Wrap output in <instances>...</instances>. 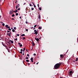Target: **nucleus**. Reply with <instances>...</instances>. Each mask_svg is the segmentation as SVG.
<instances>
[{
    "label": "nucleus",
    "instance_id": "obj_1",
    "mask_svg": "<svg viewBox=\"0 0 78 78\" xmlns=\"http://www.w3.org/2000/svg\"><path fill=\"white\" fill-rule=\"evenodd\" d=\"M61 63L59 62V63H57L54 66L55 69H58L59 67H60V65L61 64Z\"/></svg>",
    "mask_w": 78,
    "mask_h": 78
},
{
    "label": "nucleus",
    "instance_id": "obj_2",
    "mask_svg": "<svg viewBox=\"0 0 78 78\" xmlns=\"http://www.w3.org/2000/svg\"><path fill=\"white\" fill-rule=\"evenodd\" d=\"M13 12L14 11H13V9H12L10 11L9 14L10 15H11V14H13Z\"/></svg>",
    "mask_w": 78,
    "mask_h": 78
},
{
    "label": "nucleus",
    "instance_id": "obj_3",
    "mask_svg": "<svg viewBox=\"0 0 78 78\" xmlns=\"http://www.w3.org/2000/svg\"><path fill=\"white\" fill-rule=\"evenodd\" d=\"M34 32L35 33H34V34H37L38 33V32L36 30H34Z\"/></svg>",
    "mask_w": 78,
    "mask_h": 78
},
{
    "label": "nucleus",
    "instance_id": "obj_4",
    "mask_svg": "<svg viewBox=\"0 0 78 78\" xmlns=\"http://www.w3.org/2000/svg\"><path fill=\"white\" fill-rule=\"evenodd\" d=\"M69 75H70L71 76L72 75V73H73V72H72V71H71L69 72Z\"/></svg>",
    "mask_w": 78,
    "mask_h": 78
},
{
    "label": "nucleus",
    "instance_id": "obj_5",
    "mask_svg": "<svg viewBox=\"0 0 78 78\" xmlns=\"http://www.w3.org/2000/svg\"><path fill=\"white\" fill-rule=\"evenodd\" d=\"M40 19H41V15H38V20H40Z\"/></svg>",
    "mask_w": 78,
    "mask_h": 78
},
{
    "label": "nucleus",
    "instance_id": "obj_6",
    "mask_svg": "<svg viewBox=\"0 0 78 78\" xmlns=\"http://www.w3.org/2000/svg\"><path fill=\"white\" fill-rule=\"evenodd\" d=\"M35 40H36V41H37V42H39V38H35Z\"/></svg>",
    "mask_w": 78,
    "mask_h": 78
},
{
    "label": "nucleus",
    "instance_id": "obj_7",
    "mask_svg": "<svg viewBox=\"0 0 78 78\" xmlns=\"http://www.w3.org/2000/svg\"><path fill=\"white\" fill-rule=\"evenodd\" d=\"M20 5L19 4H17L16 7V9H17L19 7Z\"/></svg>",
    "mask_w": 78,
    "mask_h": 78
},
{
    "label": "nucleus",
    "instance_id": "obj_8",
    "mask_svg": "<svg viewBox=\"0 0 78 78\" xmlns=\"http://www.w3.org/2000/svg\"><path fill=\"white\" fill-rule=\"evenodd\" d=\"M30 60L31 61V62H33V58H30Z\"/></svg>",
    "mask_w": 78,
    "mask_h": 78
},
{
    "label": "nucleus",
    "instance_id": "obj_9",
    "mask_svg": "<svg viewBox=\"0 0 78 78\" xmlns=\"http://www.w3.org/2000/svg\"><path fill=\"white\" fill-rule=\"evenodd\" d=\"M9 42H11V43H12V44H13V41H11V40H9Z\"/></svg>",
    "mask_w": 78,
    "mask_h": 78
},
{
    "label": "nucleus",
    "instance_id": "obj_10",
    "mask_svg": "<svg viewBox=\"0 0 78 78\" xmlns=\"http://www.w3.org/2000/svg\"><path fill=\"white\" fill-rule=\"evenodd\" d=\"M18 11V10H17V9H16L14 11V12H15V13H16V12H17Z\"/></svg>",
    "mask_w": 78,
    "mask_h": 78
},
{
    "label": "nucleus",
    "instance_id": "obj_11",
    "mask_svg": "<svg viewBox=\"0 0 78 78\" xmlns=\"http://www.w3.org/2000/svg\"><path fill=\"white\" fill-rule=\"evenodd\" d=\"M60 58H64L63 55H60Z\"/></svg>",
    "mask_w": 78,
    "mask_h": 78
},
{
    "label": "nucleus",
    "instance_id": "obj_12",
    "mask_svg": "<svg viewBox=\"0 0 78 78\" xmlns=\"http://www.w3.org/2000/svg\"><path fill=\"white\" fill-rule=\"evenodd\" d=\"M32 45L33 46H35V44H34V42H32Z\"/></svg>",
    "mask_w": 78,
    "mask_h": 78
},
{
    "label": "nucleus",
    "instance_id": "obj_13",
    "mask_svg": "<svg viewBox=\"0 0 78 78\" xmlns=\"http://www.w3.org/2000/svg\"><path fill=\"white\" fill-rule=\"evenodd\" d=\"M25 36V35L24 34H22L21 35V36H22H22Z\"/></svg>",
    "mask_w": 78,
    "mask_h": 78
},
{
    "label": "nucleus",
    "instance_id": "obj_14",
    "mask_svg": "<svg viewBox=\"0 0 78 78\" xmlns=\"http://www.w3.org/2000/svg\"><path fill=\"white\" fill-rule=\"evenodd\" d=\"M12 32H15V33L16 32V31L15 32V30H14V29H12Z\"/></svg>",
    "mask_w": 78,
    "mask_h": 78
},
{
    "label": "nucleus",
    "instance_id": "obj_15",
    "mask_svg": "<svg viewBox=\"0 0 78 78\" xmlns=\"http://www.w3.org/2000/svg\"><path fill=\"white\" fill-rule=\"evenodd\" d=\"M41 28H41V27H39V28H38L39 30H41Z\"/></svg>",
    "mask_w": 78,
    "mask_h": 78
},
{
    "label": "nucleus",
    "instance_id": "obj_16",
    "mask_svg": "<svg viewBox=\"0 0 78 78\" xmlns=\"http://www.w3.org/2000/svg\"><path fill=\"white\" fill-rule=\"evenodd\" d=\"M14 16H15V15L14 14H12V17H14Z\"/></svg>",
    "mask_w": 78,
    "mask_h": 78
},
{
    "label": "nucleus",
    "instance_id": "obj_17",
    "mask_svg": "<svg viewBox=\"0 0 78 78\" xmlns=\"http://www.w3.org/2000/svg\"><path fill=\"white\" fill-rule=\"evenodd\" d=\"M39 9L40 10V11H41V10H42V9L41 8V7H40L39 8Z\"/></svg>",
    "mask_w": 78,
    "mask_h": 78
},
{
    "label": "nucleus",
    "instance_id": "obj_18",
    "mask_svg": "<svg viewBox=\"0 0 78 78\" xmlns=\"http://www.w3.org/2000/svg\"><path fill=\"white\" fill-rule=\"evenodd\" d=\"M20 47H22V44H20Z\"/></svg>",
    "mask_w": 78,
    "mask_h": 78
},
{
    "label": "nucleus",
    "instance_id": "obj_19",
    "mask_svg": "<svg viewBox=\"0 0 78 78\" xmlns=\"http://www.w3.org/2000/svg\"><path fill=\"white\" fill-rule=\"evenodd\" d=\"M16 16H18V15H19V14H18V13H16Z\"/></svg>",
    "mask_w": 78,
    "mask_h": 78
},
{
    "label": "nucleus",
    "instance_id": "obj_20",
    "mask_svg": "<svg viewBox=\"0 0 78 78\" xmlns=\"http://www.w3.org/2000/svg\"><path fill=\"white\" fill-rule=\"evenodd\" d=\"M5 27L7 28V27H8V25H6L5 26Z\"/></svg>",
    "mask_w": 78,
    "mask_h": 78
},
{
    "label": "nucleus",
    "instance_id": "obj_21",
    "mask_svg": "<svg viewBox=\"0 0 78 78\" xmlns=\"http://www.w3.org/2000/svg\"><path fill=\"white\" fill-rule=\"evenodd\" d=\"M78 58H76V60H75V61H78Z\"/></svg>",
    "mask_w": 78,
    "mask_h": 78
},
{
    "label": "nucleus",
    "instance_id": "obj_22",
    "mask_svg": "<svg viewBox=\"0 0 78 78\" xmlns=\"http://www.w3.org/2000/svg\"><path fill=\"white\" fill-rule=\"evenodd\" d=\"M37 26V25H35L34 26V28H36V27Z\"/></svg>",
    "mask_w": 78,
    "mask_h": 78
},
{
    "label": "nucleus",
    "instance_id": "obj_23",
    "mask_svg": "<svg viewBox=\"0 0 78 78\" xmlns=\"http://www.w3.org/2000/svg\"><path fill=\"white\" fill-rule=\"evenodd\" d=\"M26 62H29V60H26Z\"/></svg>",
    "mask_w": 78,
    "mask_h": 78
},
{
    "label": "nucleus",
    "instance_id": "obj_24",
    "mask_svg": "<svg viewBox=\"0 0 78 78\" xmlns=\"http://www.w3.org/2000/svg\"><path fill=\"white\" fill-rule=\"evenodd\" d=\"M7 28H10V26H9L8 27H7Z\"/></svg>",
    "mask_w": 78,
    "mask_h": 78
},
{
    "label": "nucleus",
    "instance_id": "obj_25",
    "mask_svg": "<svg viewBox=\"0 0 78 78\" xmlns=\"http://www.w3.org/2000/svg\"><path fill=\"white\" fill-rule=\"evenodd\" d=\"M25 30L26 31H28V29H26Z\"/></svg>",
    "mask_w": 78,
    "mask_h": 78
},
{
    "label": "nucleus",
    "instance_id": "obj_26",
    "mask_svg": "<svg viewBox=\"0 0 78 78\" xmlns=\"http://www.w3.org/2000/svg\"><path fill=\"white\" fill-rule=\"evenodd\" d=\"M24 39H25V37H23V40H24Z\"/></svg>",
    "mask_w": 78,
    "mask_h": 78
},
{
    "label": "nucleus",
    "instance_id": "obj_27",
    "mask_svg": "<svg viewBox=\"0 0 78 78\" xmlns=\"http://www.w3.org/2000/svg\"><path fill=\"white\" fill-rule=\"evenodd\" d=\"M34 8H36V6H35V5H34Z\"/></svg>",
    "mask_w": 78,
    "mask_h": 78
},
{
    "label": "nucleus",
    "instance_id": "obj_28",
    "mask_svg": "<svg viewBox=\"0 0 78 78\" xmlns=\"http://www.w3.org/2000/svg\"><path fill=\"white\" fill-rule=\"evenodd\" d=\"M26 59H28V57H26Z\"/></svg>",
    "mask_w": 78,
    "mask_h": 78
},
{
    "label": "nucleus",
    "instance_id": "obj_29",
    "mask_svg": "<svg viewBox=\"0 0 78 78\" xmlns=\"http://www.w3.org/2000/svg\"><path fill=\"white\" fill-rule=\"evenodd\" d=\"M29 5L30 6H33V5H31V4H30Z\"/></svg>",
    "mask_w": 78,
    "mask_h": 78
},
{
    "label": "nucleus",
    "instance_id": "obj_30",
    "mask_svg": "<svg viewBox=\"0 0 78 78\" xmlns=\"http://www.w3.org/2000/svg\"><path fill=\"white\" fill-rule=\"evenodd\" d=\"M18 44L19 45H20L21 44V43H18Z\"/></svg>",
    "mask_w": 78,
    "mask_h": 78
},
{
    "label": "nucleus",
    "instance_id": "obj_31",
    "mask_svg": "<svg viewBox=\"0 0 78 78\" xmlns=\"http://www.w3.org/2000/svg\"><path fill=\"white\" fill-rule=\"evenodd\" d=\"M9 31H11V29L10 28L9 29Z\"/></svg>",
    "mask_w": 78,
    "mask_h": 78
},
{
    "label": "nucleus",
    "instance_id": "obj_32",
    "mask_svg": "<svg viewBox=\"0 0 78 78\" xmlns=\"http://www.w3.org/2000/svg\"><path fill=\"white\" fill-rule=\"evenodd\" d=\"M17 10H20V8H19Z\"/></svg>",
    "mask_w": 78,
    "mask_h": 78
},
{
    "label": "nucleus",
    "instance_id": "obj_33",
    "mask_svg": "<svg viewBox=\"0 0 78 78\" xmlns=\"http://www.w3.org/2000/svg\"><path fill=\"white\" fill-rule=\"evenodd\" d=\"M2 26H5V23H3L2 24Z\"/></svg>",
    "mask_w": 78,
    "mask_h": 78
},
{
    "label": "nucleus",
    "instance_id": "obj_34",
    "mask_svg": "<svg viewBox=\"0 0 78 78\" xmlns=\"http://www.w3.org/2000/svg\"><path fill=\"white\" fill-rule=\"evenodd\" d=\"M14 30H16V27H14Z\"/></svg>",
    "mask_w": 78,
    "mask_h": 78
},
{
    "label": "nucleus",
    "instance_id": "obj_35",
    "mask_svg": "<svg viewBox=\"0 0 78 78\" xmlns=\"http://www.w3.org/2000/svg\"><path fill=\"white\" fill-rule=\"evenodd\" d=\"M31 10H34V8H31Z\"/></svg>",
    "mask_w": 78,
    "mask_h": 78
},
{
    "label": "nucleus",
    "instance_id": "obj_36",
    "mask_svg": "<svg viewBox=\"0 0 78 78\" xmlns=\"http://www.w3.org/2000/svg\"><path fill=\"white\" fill-rule=\"evenodd\" d=\"M7 36H9V33L7 34Z\"/></svg>",
    "mask_w": 78,
    "mask_h": 78
},
{
    "label": "nucleus",
    "instance_id": "obj_37",
    "mask_svg": "<svg viewBox=\"0 0 78 78\" xmlns=\"http://www.w3.org/2000/svg\"><path fill=\"white\" fill-rule=\"evenodd\" d=\"M20 53H21V54H22V51L20 52Z\"/></svg>",
    "mask_w": 78,
    "mask_h": 78
},
{
    "label": "nucleus",
    "instance_id": "obj_38",
    "mask_svg": "<svg viewBox=\"0 0 78 78\" xmlns=\"http://www.w3.org/2000/svg\"><path fill=\"white\" fill-rule=\"evenodd\" d=\"M12 20H14V18H12Z\"/></svg>",
    "mask_w": 78,
    "mask_h": 78
},
{
    "label": "nucleus",
    "instance_id": "obj_39",
    "mask_svg": "<svg viewBox=\"0 0 78 78\" xmlns=\"http://www.w3.org/2000/svg\"><path fill=\"white\" fill-rule=\"evenodd\" d=\"M17 0H16L15 2V3H17Z\"/></svg>",
    "mask_w": 78,
    "mask_h": 78
},
{
    "label": "nucleus",
    "instance_id": "obj_40",
    "mask_svg": "<svg viewBox=\"0 0 78 78\" xmlns=\"http://www.w3.org/2000/svg\"><path fill=\"white\" fill-rule=\"evenodd\" d=\"M34 56H36V54H35V53H34Z\"/></svg>",
    "mask_w": 78,
    "mask_h": 78
},
{
    "label": "nucleus",
    "instance_id": "obj_41",
    "mask_svg": "<svg viewBox=\"0 0 78 78\" xmlns=\"http://www.w3.org/2000/svg\"><path fill=\"white\" fill-rule=\"evenodd\" d=\"M20 51H23V49H21L20 50Z\"/></svg>",
    "mask_w": 78,
    "mask_h": 78
},
{
    "label": "nucleus",
    "instance_id": "obj_42",
    "mask_svg": "<svg viewBox=\"0 0 78 78\" xmlns=\"http://www.w3.org/2000/svg\"><path fill=\"white\" fill-rule=\"evenodd\" d=\"M19 34H17V36H19Z\"/></svg>",
    "mask_w": 78,
    "mask_h": 78
},
{
    "label": "nucleus",
    "instance_id": "obj_43",
    "mask_svg": "<svg viewBox=\"0 0 78 78\" xmlns=\"http://www.w3.org/2000/svg\"><path fill=\"white\" fill-rule=\"evenodd\" d=\"M23 50H25V48H23Z\"/></svg>",
    "mask_w": 78,
    "mask_h": 78
},
{
    "label": "nucleus",
    "instance_id": "obj_44",
    "mask_svg": "<svg viewBox=\"0 0 78 78\" xmlns=\"http://www.w3.org/2000/svg\"><path fill=\"white\" fill-rule=\"evenodd\" d=\"M15 41H17V38H16L15 39Z\"/></svg>",
    "mask_w": 78,
    "mask_h": 78
},
{
    "label": "nucleus",
    "instance_id": "obj_45",
    "mask_svg": "<svg viewBox=\"0 0 78 78\" xmlns=\"http://www.w3.org/2000/svg\"><path fill=\"white\" fill-rule=\"evenodd\" d=\"M9 35H11V33H9Z\"/></svg>",
    "mask_w": 78,
    "mask_h": 78
},
{
    "label": "nucleus",
    "instance_id": "obj_46",
    "mask_svg": "<svg viewBox=\"0 0 78 78\" xmlns=\"http://www.w3.org/2000/svg\"><path fill=\"white\" fill-rule=\"evenodd\" d=\"M29 54H28L27 55V56H29Z\"/></svg>",
    "mask_w": 78,
    "mask_h": 78
},
{
    "label": "nucleus",
    "instance_id": "obj_47",
    "mask_svg": "<svg viewBox=\"0 0 78 78\" xmlns=\"http://www.w3.org/2000/svg\"><path fill=\"white\" fill-rule=\"evenodd\" d=\"M76 62V61H75V60L73 61V62Z\"/></svg>",
    "mask_w": 78,
    "mask_h": 78
},
{
    "label": "nucleus",
    "instance_id": "obj_48",
    "mask_svg": "<svg viewBox=\"0 0 78 78\" xmlns=\"http://www.w3.org/2000/svg\"><path fill=\"white\" fill-rule=\"evenodd\" d=\"M26 11H28V9L27 8H26Z\"/></svg>",
    "mask_w": 78,
    "mask_h": 78
},
{
    "label": "nucleus",
    "instance_id": "obj_49",
    "mask_svg": "<svg viewBox=\"0 0 78 78\" xmlns=\"http://www.w3.org/2000/svg\"><path fill=\"white\" fill-rule=\"evenodd\" d=\"M28 65L30 66V63H28Z\"/></svg>",
    "mask_w": 78,
    "mask_h": 78
},
{
    "label": "nucleus",
    "instance_id": "obj_50",
    "mask_svg": "<svg viewBox=\"0 0 78 78\" xmlns=\"http://www.w3.org/2000/svg\"><path fill=\"white\" fill-rule=\"evenodd\" d=\"M9 32H11L8 30H7V33H9Z\"/></svg>",
    "mask_w": 78,
    "mask_h": 78
},
{
    "label": "nucleus",
    "instance_id": "obj_51",
    "mask_svg": "<svg viewBox=\"0 0 78 78\" xmlns=\"http://www.w3.org/2000/svg\"><path fill=\"white\" fill-rule=\"evenodd\" d=\"M26 24H27V23H28L27 22V21L26 22Z\"/></svg>",
    "mask_w": 78,
    "mask_h": 78
},
{
    "label": "nucleus",
    "instance_id": "obj_52",
    "mask_svg": "<svg viewBox=\"0 0 78 78\" xmlns=\"http://www.w3.org/2000/svg\"><path fill=\"white\" fill-rule=\"evenodd\" d=\"M32 4H33V5H34V3L33 2H32Z\"/></svg>",
    "mask_w": 78,
    "mask_h": 78
},
{
    "label": "nucleus",
    "instance_id": "obj_53",
    "mask_svg": "<svg viewBox=\"0 0 78 78\" xmlns=\"http://www.w3.org/2000/svg\"><path fill=\"white\" fill-rule=\"evenodd\" d=\"M39 64V62H37V64H36L37 65V64Z\"/></svg>",
    "mask_w": 78,
    "mask_h": 78
},
{
    "label": "nucleus",
    "instance_id": "obj_54",
    "mask_svg": "<svg viewBox=\"0 0 78 78\" xmlns=\"http://www.w3.org/2000/svg\"><path fill=\"white\" fill-rule=\"evenodd\" d=\"M2 1V0H0V3H1V2Z\"/></svg>",
    "mask_w": 78,
    "mask_h": 78
},
{
    "label": "nucleus",
    "instance_id": "obj_55",
    "mask_svg": "<svg viewBox=\"0 0 78 78\" xmlns=\"http://www.w3.org/2000/svg\"><path fill=\"white\" fill-rule=\"evenodd\" d=\"M38 36H39V37H40V36H39V34L38 35Z\"/></svg>",
    "mask_w": 78,
    "mask_h": 78
},
{
    "label": "nucleus",
    "instance_id": "obj_56",
    "mask_svg": "<svg viewBox=\"0 0 78 78\" xmlns=\"http://www.w3.org/2000/svg\"><path fill=\"white\" fill-rule=\"evenodd\" d=\"M3 46H5V44H3Z\"/></svg>",
    "mask_w": 78,
    "mask_h": 78
},
{
    "label": "nucleus",
    "instance_id": "obj_57",
    "mask_svg": "<svg viewBox=\"0 0 78 78\" xmlns=\"http://www.w3.org/2000/svg\"><path fill=\"white\" fill-rule=\"evenodd\" d=\"M37 6H38V7H39V4L37 5Z\"/></svg>",
    "mask_w": 78,
    "mask_h": 78
},
{
    "label": "nucleus",
    "instance_id": "obj_58",
    "mask_svg": "<svg viewBox=\"0 0 78 78\" xmlns=\"http://www.w3.org/2000/svg\"><path fill=\"white\" fill-rule=\"evenodd\" d=\"M20 19H22V17H20Z\"/></svg>",
    "mask_w": 78,
    "mask_h": 78
},
{
    "label": "nucleus",
    "instance_id": "obj_59",
    "mask_svg": "<svg viewBox=\"0 0 78 78\" xmlns=\"http://www.w3.org/2000/svg\"><path fill=\"white\" fill-rule=\"evenodd\" d=\"M3 23V22H0V23Z\"/></svg>",
    "mask_w": 78,
    "mask_h": 78
},
{
    "label": "nucleus",
    "instance_id": "obj_60",
    "mask_svg": "<svg viewBox=\"0 0 78 78\" xmlns=\"http://www.w3.org/2000/svg\"><path fill=\"white\" fill-rule=\"evenodd\" d=\"M9 36L10 37H11V35H9Z\"/></svg>",
    "mask_w": 78,
    "mask_h": 78
},
{
    "label": "nucleus",
    "instance_id": "obj_61",
    "mask_svg": "<svg viewBox=\"0 0 78 78\" xmlns=\"http://www.w3.org/2000/svg\"><path fill=\"white\" fill-rule=\"evenodd\" d=\"M41 37H40V38H39V39H41Z\"/></svg>",
    "mask_w": 78,
    "mask_h": 78
},
{
    "label": "nucleus",
    "instance_id": "obj_62",
    "mask_svg": "<svg viewBox=\"0 0 78 78\" xmlns=\"http://www.w3.org/2000/svg\"><path fill=\"white\" fill-rule=\"evenodd\" d=\"M23 51L24 52V51H25V50H23Z\"/></svg>",
    "mask_w": 78,
    "mask_h": 78
},
{
    "label": "nucleus",
    "instance_id": "obj_63",
    "mask_svg": "<svg viewBox=\"0 0 78 78\" xmlns=\"http://www.w3.org/2000/svg\"><path fill=\"white\" fill-rule=\"evenodd\" d=\"M8 52H9V50H8Z\"/></svg>",
    "mask_w": 78,
    "mask_h": 78
},
{
    "label": "nucleus",
    "instance_id": "obj_64",
    "mask_svg": "<svg viewBox=\"0 0 78 78\" xmlns=\"http://www.w3.org/2000/svg\"><path fill=\"white\" fill-rule=\"evenodd\" d=\"M60 78H63L61 77H60Z\"/></svg>",
    "mask_w": 78,
    "mask_h": 78
}]
</instances>
